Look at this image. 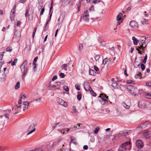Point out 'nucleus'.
Segmentation results:
<instances>
[{"label": "nucleus", "instance_id": "1", "mask_svg": "<svg viewBox=\"0 0 151 151\" xmlns=\"http://www.w3.org/2000/svg\"><path fill=\"white\" fill-rule=\"evenodd\" d=\"M130 141H127L119 147L118 151H127L129 150L131 148V145Z\"/></svg>", "mask_w": 151, "mask_h": 151}, {"label": "nucleus", "instance_id": "2", "mask_svg": "<svg viewBox=\"0 0 151 151\" xmlns=\"http://www.w3.org/2000/svg\"><path fill=\"white\" fill-rule=\"evenodd\" d=\"M27 60H26L20 66L21 70L23 74L22 76V79H23L24 77H25V75L27 72Z\"/></svg>", "mask_w": 151, "mask_h": 151}, {"label": "nucleus", "instance_id": "3", "mask_svg": "<svg viewBox=\"0 0 151 151\" xmlns=\"http://www.w3.org/2000/svg\"><path fill=\"white\" fill-rule=\"evenodd\" d=\"M127 89L128 91L132 95L136 96L137 90L135 86L131 85H128L127 86Z\"/></svg>", "mask_w": 151, "mask_h": 151}, {"label": "nucleus", "instance_id": "4", "mask_svg": "<svg viewBox=\"0 0 151 151\" xmlns=\"http://www.w3.org/2000/svg\"><path fill=\"white\" fill-rule=\"evenodd\" d=\"M29 104V103L28 101L24 102L23 104L20 106H16L15 109L19 111H24L26 108H28Z\"/></svg>", "mask_w": 151, "mask_h": 151}, {"label": "nucleus", "instance_id": "5", "mask_svg": "<svg viewBox=\"0 0 151 151\" xmlns=\"http://www.w3.org/2000/svg\"><path fill=\"white\" fill-rule=\"evenodd\" d=\"M151 104L149 101H139L138 103L139 106L142 108H146L151 106Z\"/></svg>", "mask_w": 151, "mask_h": 151}, {"label": "nucleus", "instance_id": "6", "mask_svg": "<svg viewBox=\"0 0 151 151\" xmlns=\"http://www.w3.org/2000/svg\"><path fill=\"white\" fill-rule=\"evenodd\" d=\"M36 126V124L35 123L32 124L30 125L28 129V130L29 132L27 133V135H29L35 131L36 128L35 127Z\"/></svg>", "mask_w": 151, "mask_h": 151}, {"label": "nucleus", "instance_id": "7", "mask_svg": "<svg viewBox=\"0 0 151 151\" xmlns=\"http://www.w3.org/2000/svg\"><path fill=\"white\" fill-rule=\"evenodd\" d=\"M146 39V37L145 36H142L141 37L140 40H139V44L140 46L139 47L140 49L143 50L144 48V43H145V42Z\"/></svg>", "mask_w": 151, "mask_h": 151}, {"label": "nucleus", "instance_id": "8", "mask_svg": "<svg viewBox=\"0 0 151 151\" xmlns=\"http://www.w3.org/2000/svg\"><path fill=\"white\" fill-rule=\"evenodd\" d=\"M57 101L58 104L66 107L68 106L67 103L60 98H58Z\"/></svg>", "mask_w": 151, "mask_h": 151}, {"label": "nucleus", "instance_id": "9", "mask_svg": "<svg viewBox=\"0 0 151 151\" xmlns=\"http://www.w3.org/2000/svg\"><path fill=\"white\" fill-rule=\"evenodd\" d=\"M89 14L87 10H85L83 13V19L86 21H88L89 19Z\"/></svg>", "mask_w": 151, "mask_h": 151}, {"label": "nucleus", "instance_id": "10", "mask_svg": "<svg viewBox=\"0 0 151 151\" xmlns=\"http://www.w3.org/2000/svg\"><path fill=\"white\" fill-rule=\"evenodd\" d=\"M84 88L86 91H90L92 89V88L90 86L88 83L86 82L84 83Z\"/></svg>", "mask_w": 151, "mask_h": 151}, {"label": "nucleus", "instance_id": "11", "mask_svg": "<svg viewBox=\"0 0 151 151\" xmlns=\"http://www.w3.org/2000/svg\"><path fill=\"white\" fill-rule=\"evenodd\" d=\"M129 25L132 27L133 28H138V27L137 23L134 21H131L129 23Z\"/></svg>", "mask_w": 151, "mask_h": 151}, {"label": "nucleus", "instance_id": "12", "mask_svg": "<svg viewBox=\"0 0 151 151\" xmlns=\"http://www.w3.org/2000/svg\"><path fill=\"white\" fill-rule=\"evenodd\" d=\"M148 124H149L148 121H145L142 123L138 127V128H140L141 129H144L145 128Z\"/></svg>", "mask_w": 151, "mask_h": 151}, {"label": "nucleus", "instance_id": "13", "mask_svg": "<svg viewBox=\"0 0 151 151\" xmlns=\"http://www.w3.org/2000/svg\"><path fill=\"white\" fill-rule=\"evenodd\" d=\"M60 83L59 82L57 83V84L56 85H53L51 87L50 89L54 91L56 90H60Z\"/></svg>", "mask_w": 151, "mask_h": 151}, {"label": "nucleus", "instance_id": "14", "mask_svg": "<svg viewBox=\"0 0 151 151\" xmlns=\"http://www.w3.org/2000/svg\"><path fill=\"white\" fill-rule=\"evenodd\" d=\"M136 144L138 148H141L143 147V144L141 140H137L136 141Z\"/></svg>", "mask_w": 151, "mask_h": 151}, {"label": "nucleus", "instance_id": "15", "mask_svg": "<svg viewBox=\"0 0 151 151\" xmlns=\"http://www.w3.org/2000/svg\"><path fill=\"white\" fill-rule=\"evenodd\" d=\"M143 135L147 138L151 137V131L146 130L143 133Z\"/></svg>", "mask_w": 151, "mask_h": 151}, {"label": "nucleus", "instance_id": "16", "mask_svg": "<svg viewBox=\"0 0 151 151\" xmlns=\"http://www.w3.org/2000/svg\"><path fill=\"white\" fill-rule=\"evenodd\" d=\"M15 13V12L14 11H11L10 13V19L12 21L14 20Z\"/></svg>", "mask_w": 151, "mask_h": 151}, {"label": "nucleus", "instance_id": "17", "mask_svg": "<svg viewBox=\"0 0 151 151\" xmlns=\"http://www.w3.org/2000/svg\"><path fill=\"white\" fill-rule=\"evenodd\" d=\"M99 97L101 98V100L104 99L105 100H107L108 98V96H107L105 94H104L102 93H101L100 94Z\"/></svg>", "mask_w": 151, "mask_h": 151}, {"label": "nucleus", "instance_id": "18", "mask_svg": "<svg viewBox=\"0 0 151 151\" xmlns=\"http://www.w3.org/2000/svg\"><path fill=\"white\" fill-rule=\"evenodd\" d=\"M114 88H120V87L116 82L113 81V83L111 85Z\"/></svg>", "mask_w": 151, "mask_h": 151}, {"label": "nucleus", "instance_id": "19", "mask_svg": "<svg viewBox=\"0 0 151 151\" xmlns=\"http://www.w3.org/2000/svg\"><path fill=\"white\" fill-rule=\"evenodd\" d=\"M20 37L21 34L20 32H16L15 35V38L17 40H19L20 38Z\"/></svg>", "mask_w": 151, "mask_h": 151}, {"label": "nucleus", "instance_id": "20", "mask_svg": "<svg viewBox=\"0 0 151 151\" xmlns=\"http://www.w3.org/2000/svg\"><path fill=\"white\" fill-rule=\"evenodd\" d=\"M61 140V139H59L58 141L54 142L50 146L51 147V148H53L55 145H57Z\"/></svg>", "mask_w": 151, "mask_h": 151}, {"label": "nucleus", "instance_id": "21", "mask_svg": "<svg viewBox=\"0 0 151 151\" xmlns=\"http://www.w3.org/2000/svg\"><path fill=\"white\" fill-rule=\"evenodd\" d=\"M122 16L123 14L122 13H119L116 17V20L119 21L121 20L122 19Z\"/></svg>", "mask_w": 151, "mask_h": 151}, {"label": "nucleus", "instance_id": "22", "mask_svg": "<svg viewBox=\"0 0 151 151\" xmlns=\"http://www.w3.org/2000/svg\"><path fill=\"white\" fill-rule=\"evenodd\" d=\"M145 95L147 99H151V92L150 93L146 92L145 93Z\"/></svg>", "mask_w": 151, "mask_h": 151}, {"label": "nucleus", "instance_id": "23", "mask_svg": "<svg viewBox=\"0 0 151 151\" xmlns=\"http://www.w3.org/2000/svg\"><path fill=\"white\" fill-rule=\"evenodd\" d=\"M110 60V58H109V59H108V58H106L104 59V60H103L102 61L103 64L104 65H105L107 63L108 61L109 60V61H111V60Z\"/></svg>", "mask_w": 151, "mask_h": 151}, {"label": "nucleus", "instance_id": "24", "mask_svg": "<svg viewBox=\"0 0 151 151\" xmlns=\"http://www.w3.org/2000/svg\"><path fill=\"white\" fill-rule=\"evenodd\" d=\"M148 22V20H147L144 18H143L141 20L142 23L144 25L147 24Z\"/></svg>", "mask_w": 151, "mask_h": 151}, {"label": "nucleus", "instance_id": "25", "mask_svg": "<svg viewBox=\"0 0 151 151\" xmlns=\"http://www.w3.org/2000/svg\"><path fill=\"white\" fill-rule=\"evenodd\" d=\"M100 101L101 104L103 105H104L108 102L107 100H105L104 99L101 100Z\"/></svg>", "mask_w": 151, "mask_h": 151}, {"label": "nucleus", "instance_id": "26", "mask_svg": "<svg viewBox=\"0 0 151 151\" xmlns=\"http://www.w3.org/2000/svg\"><path fill=\"white\" fill-rule=\"evenodd\" d=\"M63 19H61V21H59V22H58V24L56 25V26L58 27V28L60 29L62 25V24L63 22Z\"/></svg>", "mask_w": 151, "mask_h": 151}, {"label": "nucleus", "instance_id": "27", "mask_svg": "<svg viewBox=\"0 0 151 151\" xmlns=\"http://www.w3.org/2000/svg\"><path fill=\"white\" fill-rule=\"evenodd\" d=\"M96 74V72L93 70H90L89 71V74L90 75L94 76Z\"/></svg>", "mask_w": 151, "mask_h": 151}, {"label": "nucleus", "instance_id": "28", "mask_svg": "<svg viewBox=\"0 0 151 151\" xmlns=\"http://www.w3.org/2000/svg\"><path fill=\"white\" fill-rule=\"evenodd\" d=\"M28 19L29 20L31 21L33 19V12H32V13L30 14H28Z\"/></svg>", "mask_w": 151, "mask_h": 151}, {"label": "nucleus", "instance_id": "29", "mask_svg": "<svg viewBox=\"0 0 151 151\" xmlns=\"http://www.w3.org/2000/svg\"><path fill=\"white\" fill-rule=\"evenodd\" d=\"M132 40L133 41V43L134 45H137V40L134 37H133Z\"/></svg>", "mask_w": 151, "mask_h": 151}, {"label": "nucleus", "instance_id": "30", "mask_svg": "<svg viewBox=\"0 0 151 151\" xmlns=\"http://www.w3.org/2000/svg\"><path fill=\"white\" fill-rule=\"evenodd\" d=\"M20 87V82L18 81L17 82L16 85L15 86V89L16 90L18 89Z\"/></svg>", "mask_w": 151, "mask_h": 151}, {"label": "nucleus", "instance_id": "31", "mask_svg": "<svg viewBox=\"0 0 151 151\" xmlns=\"http://www.w3.org/2000/svg\"><path fill=\"white\" fill-rule=\"evenodd\" d=\"M122 105L125 108L129 109V108L130 106L127 105L125 103H122Z\"/></svg>", "mask_w": 151, "mask_h": 151}, {"label": "nucleus", "instance_id": "32", "mask_svg": "<svg viewBox=\"0 0 151 151\" xmlns=\"http://www.w3.org/2000/svg\"><path fill=\"white\" fill-rule=\"evenodd\" d=\"M83 48V45L82 44H80L79 45L78 47V50L79 51H81Z\"/></svg>", "mask_w": 151, "mask_h": 151}, {"label": "nucleus", "instance_id": "33", "mask_svg": "<svg viewBox=\"0 0 151 151\" xmlns=\"http://www.w3.org/2000/svg\"><path fill=\"white\" fill-rule=\"evenodd\" d=\"M52 11L51 14H50V19L49 20H48V21L46 23V25H45V27H46L48 23V22H49L50 20L51 19V17H52Z\"/></svg>", "mask_w": 151, "mask_h": 151}, {"label": "nucleus", "instance_id": "34", "mask_svg": "<svg viewBox=\"0 0 151 151\" xmlns=\"http://www.w3.org/2000/svg\"><path fill=\"white\" fill-rule=\"evenodd\" d=\"M17 59L16 58L15 59L14 61L12 63H11V65L12 66H14L15 65V64L17 63Z\"/></svg>", "mask_w": 151, "mask_h": 151}, {"label": "nucleus", "instance_id": "35", "mask_svg": "<svg viewBox=\"0 0 151 151\" xmlns=\"http://www.w3.org/2000/svg\"><path fill=\"white\" fill-rule=\"evenodd\" d=\"M72 129V128H70H70H64L63 129V130L65 131H66V132L65 133H66L69 132L70 129V130H71Z\"/></svg>", "mask_w": 151, "mask_h": 151}, {"label": "nucleus", "instance_id": "36", "mask_svg": "<svg viewBox=\"0 0 151 151\" xmlns=\"http://www.w3.org/2000/svg\"><path fill=\"white\" fill-rule=\"evenodd\" d=\"M141 73H139V74H137L135 76V77L137 79L141 77Z\"/></svg>", "mask_w": 151, "mask_h": 151}, {"label": "nucleus", "instance_id": "37", "mask_svg": "<svg viewBox=\"0 0 151 151\" xmlns=\"http://www.w3.org/2000/svg\"><path fill=\"white\" fill-rule=\"evenodd\" d=\"M29 151H42V150L41 148H38L36 149H34L33 150H30Z\"/></svg>", "mask_w": 151, "mask_h": 151}, {"label": "nucleus", "instance_id": "38", "mask_svg": "<svg viewBox=\"0 0 151 151\" xmlns=\"http://www.w3.org/2000/svg\"><path fill=\"white\" fill-rule=\"evenodd\" d=\"M63 88L67 92H68L69 91V88L67 86H63Z\"/></svg>", "mask_w": 151, "mask_h": 151}, {"label": "nucleus", "instance_id": "39", "mask_svg": "<svg viewBox=\"0 0 151 151\" xmlns=\"http://www.w3.org/2000/svg\"><path fill=\"white\" fill-rule=\"evenodd\" d=\"M4 53V52H0V60H1L2 59Z\"/></svg>", "mask_w": 151, "mask_h": 151}, {"label": "nucleus", "instance_id": "40", "mask_svg": "<svg viewBox=\"0 0 151 151\" xmlns=\"http://www.w3.org/2000/svg\"><path fill=\"white\" fill-rule=\"evenodd\" d=\"M60 124V123H57L55 124H53L52 125V127L53 128V129H54L58 125Z\"/></svg>", "mask_w": 151, "mask_h": 151}, {"label": "nucleus", "instance_id": "41", "mask_svg": "<svg viewBox=\"0 0 151 151\" xmlns=\"http://www.w3.org/2000/svg\"><path fill=\"white\" fill-rule=\"evenodd\" d=\"M90 92L91 93V94L93 96H96V94L93 91L92 89L91 90Z\"/></svg>", "mask_w": 151, "mask_h": 151}, {"label": "nucleus", "instance_id": "42", "mask_svg": "<svg viewBox=\"0 0 151 151\" xmlns=\"http://www.w3.org/2000/svg\"><path fill=\"white\" fill-rule=\"evenodd\" d=\"M12 49L11 47H8L7 48L6 51L7 52H10L12 51Z\"/></svg>", "mask_w": 151, "mask_h": 151}, {"label": "nucleus", "instance_id": "43", "mask_svg": "<svg viewBox=\"0 0 151 151\" xmlns=\"http://www.w3.org/2000/svg\"><path fill=\"white\" fill-rule=\"evenodd\" d=\"M72 109L73 111L74 112H77V110H76V106H73L72 108Z\"/></svg>", "mask_w": 151, "mask_h": 151}, {"label": "nucleus", "instance_id": "44", "mask_svg": "<svg viewBox=\"0 0 151 151\" xmlns=\"http://www.w3.org/2000/svg\"><path fill=\"white\" fill-rule=\"evenodd\" d=\"M37 29V28L36 27V28H35L34 29V31L33 32V34H32V35L33 38H34V37L35 33Z\"/></svg>", "mask_w": 151, "mask_h": 151}, {"label": "nucleus", "instance_id": "45", "mask_svg": "<svg viewBox=\"0 0 151 151\" xmlns=\"http://www.w3.org/2000/svg\"><path fill=\"white\" fill-rule=\"evenodd\" d=\"M100 57V55H98L96 56L95 57V59L96 61H97L98 60Z\"/></svg>", "mask_w": 151, "mask_h": 151}, {"label": "nucleus", "instance_id": "46", "mask_svg": "<svg viewBox=\"0 0 151 151\" xmlns=\"http://www.w3.org/2000/svg\"><path fill=\"white\" fill-rule=\"evenodd\" d=\"M99 130V127H96L95 130L94 131V133L96 134H97Z\"/></svg>", "mask_w": 151, "mask_h": 151}, {"label": "nucleus", "instance_id": "47", "mask_svg": "<svg viewBox=\"0 0 151 151\" xmlns=\"http://www.w3.org/2000/svg\"><path fill=\"white\" fill-rule=\"evenodd\" d=\"M75 87L76 89L78 90L79 91L80 90V87L78 85H76L75 86Z\"/></svg>", "mask_w": 151, "mask_h": 151}, {"label": "nucleus", "instance_id": "48", "mask_svg": "<svg viewBox=\"0 0 151 151\" xmlns=\"http://www.w3.org/2000/svg\"><path fill=\"white\" fill-rule=\"evenodd\" d=\"M141 67L142 70H144L145 68V66L143 64H141Z\"/></svg>", "mask_w": 151, "mask_h": 151}, {"label": "nucleus", "instance_id": "49", "mask_svg": "<svg viewBox=\"0 0 151 151\" xmlns=\"http://www.w3.org/2000/svg\"><path fill=\"white\" fill-rule=\"evenodd\" d=\"M82 95L81 94H78L77 96V98L78 100H80L81 99Z\"/></svg>", "mask_w": 151, "mask_h": 151}, {"label": "nucleus", "instance_id": "50", "mask_svg": "<svg viewBox=\"0 0 151 151\" xmlns=\"http://www.w3.org/2000/svg\"><path fill=\"white\" fill-rule=\"evenodd\" d=\"M37 59H38V57L37 56L36 57L34 58V60L33 61V64H35V63H36Z\"/></svg>", "mask_w": 151, "mask_h": 151}, {"label": "nucleus", "instance_id": "51", "mask_svg": "<svg viewBox=\"0 0 151 151\" xmlns=\"http://www.w3.org/2000/svg\"><path fill=\"white\" fill-rule=\"evenodd\" d=\"M147 55H146L145 56L144 60L143 61V62L144 63H146V60L147 59Z\"/></svg>", "mask_w": 151, "mask_h": 151}, {"label": "nucleus", "instance_id": "52", "mask_svg": "<svg viewBox=\"0 0 151 151\" xmlns=\"http://www.w3.org/2000/svg\"><path fill=\"white\" fill-rule=\"evenodd\" d=\"M44 10H45V9H44V8H43L42 9L41 12H40V15H41V16L43 14V13L44 11Z\"/></svg>", "mask_w": 151, "mask_h": 151}, {"label": "nucleus", "instance_id": "53", "mask_svg": "<svg viewBox=\"0 0 151 151\" xmlns=\"http://www.w3.org/2000/svg\"><path fill=\"white\" fill-rule=\"evenodd\" d=\"M140 46H139L136 49V50L138 51V53H139L140 54H142V52H141V51H140V50H140L139 48V47Z\"/></svg>", "mask_w": 151, "mask_h": 151}, {"label": "nucleus", "instance_id": "54", "mask_svg": "<svg viewBox=\"0 0 151 151\" xmlns=\"http://www.w3.org/2000/svg\"><path fill=\"white\" fill-rule=\"evenodd\" d=\"M146 85L147 86H149L150 87L151 86V81H148L146 83Z\"/></svg>", "mask_w": 151, "mask_h": 151}, {"label": "nucleus", "instance_id": "55", "mask_svg": "<svg viewBox=\"0 0 151 151\" xmlns=\"http://www.w3.org/2000/svg\"><path fill=\"white\" fill-rule=\"evenodd\" d=\"M127 83H134V81L132 80H129L127 81Z\"/></svg>", "mask_w": 151, "mask_h": 151}, {"label": "nucleus", "instance_id": "56", "mask_svg": "<svg viewBox=\"0 0 151 151\" xmlns=\"http://www.w3.org/2000/svg\"><path fill=\"white\" fill-rule=\"evenodd\" d=\"M65 76V75L63 73H61L60 75V76L62 78H63Z\"/></svg>", "mask_w": 151, "mask_h": 151}, {"label": "nucleus", "instance_id": "57", "mask_svg": "<svg viewBox=\"0 0 151 151\" xmlns=\"http://www.w3.org/2000/svg\"><path fill=\"white\" fill-rule=\"evenodd\" d=\"M42 98L41 97L39 98L38 99H36V101L39 102H40L41 101V99Z\"/></svg>", "mask_w": 151, "mask_h": 151}, {"label": "nucleus", "instance_id": "58", "mask_svg": "<svg viewBox=\"0 0 151 151\" xmlns=\"http://www.w3.org/2000/svg\"><path fill=\"white\" fill-rule=\"evenodd\" d=\"M57 78V76L56 75H55L54 76L53 78L52 79V81H54Z\"/></svg>", "mask_w": 151, "mask_h": 151}, {"label": "nucleus", "instance_id": "59", "mask_svg": "<svg viewBox=\"0 0 151 151\" xmlns=\"http://www.w3.org/2000/svg\"><path fill=\"white\" fill-rule=\"evenodd\" d=\"M94 70L96 71L99 70V68L97 67L96 65H94Z\"/></svg>", "mask_w": 151, "mask_h": 151}, {"label": "nucleus", "instance_id": "60", "mask_svg": "<svg viewBox=\"0 0 151 151\" xmlns=\"http://www.w3.org/2000/svg\"><path fill=\"white\" fill-rule=\"evenodd\" d=\"M21 22L19 21H18L17 22V26H18V27H19L20 26V25H21Z\"/></svg>", "mask_w": 151, "mask_h": 151}, {"label": "nucleus", "instance_id": "61", "mask_svg": "<svg viewBox=\"0 0 151 151\" xmlns=\"http://www.w3.org/2000/svg\"><path fill=\"white\" fill-rule=\"evenodd\" d=\"M88 148V146L87 145H85L83 147V149L85 150H87Z\"/></svg>", "mask_w": 151, "mask_h": 151}, {"label": "nucleus", "instance_id": "62", "mask_svg": "<svg viewBox=\"0 0 151 151\" xmlns=\"http://www.w3.org/2000/svg\"><path fill=\"white\" fill-rule=\"evenodd\" d=\"M16 7V5H15L14 6L13 9L11 11H14V12H15Z\"/></svg>", "mask_w": 151, "mask_h": 151}, {"label": "nucleus", "instance_id": "63", "mask_svg": "<svg viewBox=\"0 0 151 151\" xmlns=\"http://www.w3.org/2000/svg\"><path fill=\"white\" fill-rule=\"evenodd\" d=\"M26 98V96L24 95H22L20 97L21 99H24Z\"/></svg>", "mask_w": 151, "mask_h": 151}, {"label": "nucleus", "instance_id": "64", "mask_svg": "<svg viewBox=\"0 0 151 151\" xmlns=\"http://www.w3.org/2000/svg\"><path fill=\"white\" fill-rule=\"evenodd\" d=\"M67 66V64H65L63 65H62V67L63 68H66Z\"/></svg>", "mask_w": 151, "mask_h": 151}]
</instances>
